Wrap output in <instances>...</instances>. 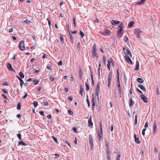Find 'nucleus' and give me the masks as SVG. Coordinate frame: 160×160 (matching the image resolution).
I'll use <instances>...</instances> for the list:
<instances>
[{"label":"nucleus","instance_id":"e2e57ef3","mask_svg":"<svg viewBox=\"0 0 160 160\" xmlns=\"http://www.w3.org/2000/svg\"><path fill=\"white\" fill-rule=\"evenodd\" d=\"M28 95V94H27V93H26L25 94L24 96L23 97H22V98L23 99H24V98H25L26 97H27Z\"/></svg>","mask_w":160,"mask_h":160},{"label":"nucleus","instance_id":"cd10ccee","mask_svg":"<svg viewBox=\"0 0 160 160\" xmlns=\"http://www.w3.org/2000/svg\"><path fill=\"white\" fill-rule=\"evenodd\" d=\"M19 75L20 76V77H21V78H23L24 76L23 74L22 73V72H20L19 73Z\"/></svg>","mask_w":160,"mask_h":160},{"label":"nucleus","instance_id":"2f4dec72","mask_svg":"<svg viewBox=\"0 0 160 160\" xmlns=\"http://www.w3.org/2000/svg\"><path fill=\"white\" fill-rule=\"evenodd\" d=\"M18 144L19 145H23L24 146L26 145V144L23 142V141H20L18 143Z\"/></svg>","mask_w":160,"mask_h":160},{"label":"nucleus","instance_id":"4be33fe9","mask_svg":"<svg viewBox=\"0 0 160 160\" xmlns=\"http://www.w3.org/2000/svg\"><path fill=\"white\" fill-rule=\"evenodd\" d=\"M134 102L133 101L132 99L131 98L130 100V102L129 103V106L130 107L132 106L134 104Z\"/></svg>","mask_w":160,"mask_h":160},{"label":"nucleus","instance_id":"a19ab883","mask_svg":"<svg viewBox=\"0 0 160 160\" xmlns=\"http://www.w3.org/2000/svg\"><path fill=\"white\" fill-rule=\"evenodd\" d=\"M30 21L28 19H26L23 21V22L25 23H28L30 22Z\"/></svg>","mask_w":160,"mask_h":160},{"label":"nucleus","instance_id":"0e129e2a","mask_svg":"<svg viewBox=\"0 0 160 160\" xmlns=\"http://www.w3.org/2000/svg\"><path fill=\"white\" fill-rule=\"evenodd\" d=\"M136 91L140 93H142V92L138 88H136Z\"/></svg>","mask_w":160,"mask_h":160},{"label":"nucleus","instance_id":"4c0bfd02","mask_svg":"<svg viewBox=\"0 0 160 160\" xmlns=\"http://www.w3.org/2000/svg\"><path fill=\"white\" fill-rule=\"evenodd\" d=\"M80 34L81 36V38H82L84 36V33L81 30H80Z\"/></svg>","mask_w":160,"mask_h":160},{"label":"nucleus","instance_id":"39448f33","mask_svg":"<svg viewBox=\"0 0 160 160\" xmlns=\"http://www.w3.org/2000/svg\"><path fill=\"white\" fill-rule=\"evenodd\" d=\"M153 132L154 134H155V133L156 132L157 130V124L156 122L155 121H154V122L153 125Z\"/></svg>","mask_w":160,"mask_h":160},{"label":"nucleus","instance_id":"b1692460","mask_svg":"<svg viewBox=\"0 0 160 160\" xmlns=\"http://www.w3.org/2000/svg\"><path fill=\"white\" fill-rule=\"evenodd\" d=\"M117 155L116 157V160H120V154L119 152H118L117 153Z\"/></svg>","mask_w":160,"mask_h":160},{"label":"nucleus","instance_id":"13d9d810","mask_svg":"<svg viewBox=\"0 0 160 160\" xmlns=\"http://www.w3.org/2000/svg\"><path fill=\"white\" fill-rule=\"evenodd\" d=\"M1 95L2 96V97H3V98H4L5 99H7V98L6 96L4 94H1Z\"/></svg>","mask_w":160,"mask_h":160},{"label":"nucleus","instance_id":"ddd939ff","mask_svg":"<svg viewBox=\"0 0 160 160\" xmlns=\"http://www.w3.org/2000/svg\"><path fill=\"white\" fill-rule=\"evenodd\" d=\"M134 137L135 139V142L137 143L140 144V142L139 141V138L136 137V135L135 134H134Z\"/></svg>","mask_w":160,"mask_h":160},{"label":"nucleus","instance_id":"dca6fc26","mask_svg":"<svg viewBox=\"0 0 160 160\" xmlns=\"http://www.w3.org/2000/svg\"><path fill=\"white\" fill-rule=\"evenodd\" d=\"M100 84L98 82V83L97 87L96 88V89L95 90V92H99V88H100Z\"/></svg>","mask_w":160,"mask_h":160},{"label":"nucleus","instance_id":"bf43d9fd","mask_svg":"<svg viewBox=\"0 0 160 160\" xmlns=\"http://www.w3.org/2000/svg\"><path fill=\"white\" fill-rule=\"evenodd\" d=\"M112 78V77H108V81H111Z\"/></svg>","mask_w":160,"mask_h":160},{"label":"nucleus","instance_id":"aec40b11","mask_svg":"<svg viewBox=\"0 0 160 160\" xmlns=\"http://www.w3.org/2000/svg\"><path fill=\"white\" fill-rule=\"evenodd\" d=\"M106 156L107 158L110 157V151L108 149V150H106Z\"/></svg>","mask_w":160,"mask_h":160},{"label":"nucleus","instance_id":"5fc2aeb1","mask_svg":"<svg viewBox=\"0 0 160 160\" xmlns=\"http://www.w3.org/2000/svg\"><path fill=\"white\" fill-rule=\"evenodd\" d=\"M52 138H53L54 140L56 142L58 143V140L57 138H55L53 136H52Z\"/></svg>","mask_w":160,"mask_h":160},{"label":"nucleus","instance_id":"72a5a7b5","mask_svg":"<svg viewBox=\"0 0 160 160\" xmlns=\"http://www.w3.org/2000/svg\"><path fill=\"white\" fill-rule=\"evenodd\" d=\"M33 104L35 108H36L38 105V103L36 101H34L33 102Z\"/></svg>","mask_w":160,"mask_h":160},{"label":"nucleus","instance_id":"393cba45","mask_svg":"<svg viewBox=\"0 0 160 160\" xmlns=\"http://www.w3.org/2000/svg\"><path fill=\"white\" fill-rule=\"evenodd\" d=\"M105 34V35H110V33L111 32L109 30H105L104 31Z\"/></svg>","mask_w":160,"mask_h":160},{"label":"nucleus","instance_id":"09e8293b","mask_svg":"<svg viewBox=\"0 0 160 160\" xmlns=\"http://www.w3.org/2000/svg\"><path fill=\"white\" fill-rule=\"evenodd\" d=\"M62 60H60L58 62V64L59 66L62 65Z\"/></svg>","mask_w":160,"mask_h":160},{"label":"nucleus","instance_id":"7c9ffc66","mask_svg":"<svg viewBox=\"0 0 160 160\" xmlns=\"http://www.w3.org/2000/svg\"><path fill=\"white\" fill-rule=\"evenodd\" d=\"M134 23L133 22H130L128 25V27L129 28L133 26Z\"/></svg>","mask_w":160,"mask_h":160},{"label":"nucleus","instance_id":"e433bc0d","mask_svg":"<svg viewBox=\"0 0 160 160\" xmlns=\"http://www.w3.org/2000/svg\"><path fill=\"white\" fill-rule=\"evenodd\" d=\"M105 147H106L107 148V150H108H108H109V143L108 142H106L105 143Z\"/></svg>","mask_w":160,"mask_h":160},{"label":"nucleus","instance_id":"49530a36","mask_svg":"<svg viewBox=\"0 0 160 160\" xmlns=\"http://www.w3.org/2000/svg\"><path fill=\"white\" fill-rule=\"evenodd\" d=\"M146 130V128L144 129L142 132V134L143 136H144L145 134V131Z\"/></svg>","mask_w":160,"mask_h":160},{"label":"nucleus","instance_id":"052dcab7","mask_svg":"<svg viewBox=\"0 0 160 160\" xmlns=\"http://www.w3.org/2000/svg\"><path fill=\"white\" fill-rule=\"evenodd\" d=\"M72 130L75 132H77V128L75 127H73V128L72 129Z\"/></svg>","mask_w":160,"mask_h":160},{"label":"nucleus","instance_id":"1a4fd4ad","mask_svg":"<svg viewBox=\"0 0 160 160\" xmlns=\"http://www.w3.org/2000/svg\"><path fill=\"white\" fill-rule=\"evenodd\" d=\"M120 23V22L119 21H116L114 20L111 21V23L114 26Z\"/></svg>","mask_w":160,"mask_h":160},{"label":"nucleus","instance_id":"3c124183","mask_svg":"<svg viewBox=\"0 0 160 160\" xmlns=\"http://www.w3.org/2000/svg\"><path fill=\"white\" fill-rule=\"evenodd\" d=\"M98 92H95V96L97 97V99H98Z\"/></svg>","mask_w":160,"mask_h":160},{"label":"nucleus","instance_id":"20e7f679","mask_svg":"<svg viewBox=\"0 0 160 160\" xmlns=\"http://www.w3.org/2000/svg\"><path fill=\"white\" fill-rule=\"evenodd\" d=\"M140 98L145 103H147L148 102V98L146 97L144 95L141 94L140 95Z\"/></svg>","mask_w":160,"mask_h":160},{"label":"nucleus","instance_id":"c756f323","mask_svg":"<svg viewBox=\"0 0 160 160\" xmlns=\"http://www.w3.org/2000/svg\"><path fill=\"white\" fill-rule=\"evenodd\" d=\"M107 67L108 68V69L110 71V62L109 61H108V63H107Z\"/></svg>","mask_w":160,"mask_h":160},{"label":"nucleus","instance_id":"4468645a","mask_svg":"<svg viewBox=\"0 0 160 160\" xmlns=\"http://www.w3.org/2000/svg\"><path fill=\"white\" fill-rule=\"evenodd\" d=\"M89 142L90 144H93V141L91 135L90 134L89 136Z\"/></svg>","mask_w":160,"mask_h":160},{"label":"nucleus","instance_id":"f3484780","mask_svg":"<svg viewBox=\"0 0 160 160\" xmlns=\"http://www.w3.org/2000/svg\"><path fill=\"white\" fill-rule=\"evenodd\" d=\"M17 77L18 78V79L20 80V85L21 87H22V86L23 84H24V82L23 81V80L21 79L20 77H19L18 76H17Z\"/></svg>","mask_w":160,"mask_h":160},{"label":"nucleus","instance_id":"69168bd1","mask_svg":"<svg viewBox=\"0 0 160 160\" xmlns=\"http://www.w3.org/2000/svg\"><path fill=\"white\" fill-rule=\"evenodd\" d=\"M128 40V38L127 37H126L124 39V41L125 42H126Z\"/></svg>","mask_w":160,"mask_h":160},{"label":"nucleus","instance_id":"5701e85b","mask_svg":"<svg viewBox=\"0 0 160 160\" xmlns=\"http://www.w3.org/2000/svg\"><path fill=\"white\" fill-rule=\"evenodd\" d=\"M91 79L92 80V85H94V81L93 79V74L92 72V71L91 72Z\"/></svg>","mask_w":160,"mask_h":160},{"label":"nucleus","instance_id":"6e6d98bb","mask_svg":"<svg viewBox=\"0 0 160 160\" xmlns=\"http://www.w3.org/2000/svg\"><path fill=\"white\" fill-rule=\"evenodd\" d=\"M39 113L42 116H44V113L43 111H40Z\"/></svg>","mask_w":160,"mask_h":160},{"label":"nucleus","instance_id":"412c9836","mask_svg":"<svg viewBox=\"0 0 160 160\" xmlns=\"http://www.w3.org/2000/svg\"><path fill=\"white\" fill-rule=\"evenodd\" d=\"M137 80L138 82L140 83H142L144 82L143 80L141 78H138L137 79Z\"/></svg>","mask_w":160,"mask_h":160},{"label":"nucleus","instance_id":"8fccbe9b","mask_svg":"<svg viewBox=\"0 0 160 160\" xmlns=\"http://www.w3.org/2000/svg\"><path fill=\"white\" fill-rule=\"evenodd\" d=\"M146 0H141V1L139 2V3L140 4H143L145 3V1Z\"/></svg>","mask_w":160,"mask_h":160},{"label":"nucleus","instance_id":"603ef678","mask_svg":"<svg viewBox=\"0 0 160 160\" xmlns=\"http://www.w3.org/2000/svg\"><path fill=\"white\" fill-rule=\"evenodd\" d=\"M68 112L69 113V114L70 115H72L73 114V112L72 111H71V110H69L68 111Z\"/></svg>","mask_w":160,"mask_h":160},{"label":"nucleus","instance_id":"58836bf2","mask_svg":"<svg viewBox=\"0 0 160 160\" xmlns=\"http://www.w3.org/2000/svg\"><path fill=\"white\" fill-rule=\"evenodd\" d=\"M118 69H117V78H119V71L118 70Z\"/></svg>","mask_w":160,"mask_h":160},{"label":"nucleus","instance_id":"2eb2a0df","mask_svg":"<svg viewBox=\"0 0 160 160\" xmlns=\"http://www.w3.org/2000/svg\"><path fill=\"white\" fill-rule=\"evenodd\" d=\"M138 86L142 91L144 92L146 91L145 88L142 85L140 84Z\"/></svg>","mask_w":160,"mask_h":160},{"label":"nucleus","instance_id":"f257e3e1","mask_svg":"<svg viewBox=\"0 0 160 160\" xmlns=\"http://www.w3.org/2000/svg\"><path fill=\"white\" fill-rule=\"evenodd\" d=\"M122 25L121 24L120 25H119L117 28L118 37L119 38H121L122 37V35L123 33V28Z\"/></svg>","mask_w":160,"mask_h":160},{"label":"nucleus","instance_id":"0eeeda50","mask_svg":"<svg viewBox=\"0 0 160 160\" xmlns=\"http://www.w3.org/2000/svg\"><path fill=\"white\" fill-rule=\"evenodd\" d=\"M7 68L10 71H13L15 73V71L14 70V69L12 68L11 64L9 63H8L7 65Z\"/></svg>","mask_w":160,"mask_h":160},{"label":"nucleus","instance_id":"ea45409f","mask_svg":"<svg viewBox=\"0 0 160 160\" xmlns=\"http://www.w3.org/2000/svg\"><path fill=\"white\" fill-rule=\"evenodd\" d=\"M100 132H102V127L101 122H100Z\"/></svg>","mask_w":160,"mask_h":160},{"label":"nucleus","instance_id":"774afa93","mask_svg":"<svg viewBox=\"0 0 160 160\" xmlns=\"http://www.w3.org/2000/svg\"><path fill=\"white\" fill-rule=\"evenodd\" d=\"M110 82H111V81H108V87H110Z\"/></svg>","mask_w":160,"mask_h":160},{"label":"nucleus","instance_id":"c85d7f7f","mask_svg":"<svg viewBox=\"0 0 160 160\" xmlns=\"http://www.w3.org/2000/svg\"><path fill=\"white\" fill-rule=\"evenodd\" d=\"M32 82H33L34 85L37 84L39 82V81L38 80L35 79H33L32 81Z\"/></svg>","mask_w":160,"mask_h":160},{"label":"nucleus","instance_id":"c03bdc74","mask_svg":"<svg viewBox=\"0 0 160 160\" xmlns=\"http://www.w3.org/2000/svg\"><path fill=\"white\" fill-rule=\"evenodd\" d=\"M17 136L18 138L20 140H21V134L20 133H18L17 134Z\"/></svg>","mask_w":160,"mask_h":160},{"label":"nucleus","instance_id":"9d476101","mask_svg":"<svg viewBox=\"0 0 160 160\" xmlns=\"http://www.w3.org/2000/svg\"><path fill=\"white\" fill-rule=\"evenodd\" d=\"M124 54H125V56H129L130 57H132V54L130 51L128 49H127L124 52Z\"/></svg>","mask_w":160,"mask_h":160},{"label":"nucleus","instance_id":"864d4df0","mask_svg":"<svg viewBox=\"0 0 160 160\" xmlns=\"http://www.w3.org/2000/svg\"><path fill=\"white\" fill-rule=\"evenodd\" d=\"M102 59H103V62L104 64L105 65L106 64V62H105L106 58L104 56H103V57Z\"/></svg>","mask_w":160,"mask_h":160},{"label":"nucleus","instance_id":"37998d69","mask_svg":"<svg viewBox=\"0 0 160 160\" xmlns=\"http://www.w3.org/2000/svg\"><path fill=\"white\" fill-rule=\"evenodd\" d=\"M134 123L135 125H136L137 123V115H136L135 117Z\"/></svg>","mask_w":160,"mask_h":160},{"label":"nucleus","instance_id":"a878e982","mask_svg":"<svg viewBox=\"0 0 160 160\" xmlns=\"http://www.w3.org/2000/svg\"><path fill=\"white\" fill-rule=\"evenodd\" d=\"M83 89L82 86L80 87V93L81 96L83 95Z\"/></svg>","mask_w":160,"mask_h":160},{"label":"nucleus","instance_id":"bb28decb","mask_svg":"<svg viewBox=\"0 0 160 160\" xmlns=\"http://www.w3.org/2000/svg\"><path fill=\"white\" fill-rule=\"evenodd\" d=\"M69 38H70V40L71 41L72 43H73V37L72 35L70 33V32L69 33Z\"/></svg>","mask_w":160,"mask_h":160},{"label":"nucleus","instance_id":"a18cd8bd","mask_svg":"<svg viewBox=\"0 0 160 160\" xmlns=\"http://www.w3.org/2000/svg\"><path fill=\"white\" fill-rule=\"evenodd\" d=\"M72 19H73V23L74 24V26L75 27H76V23H75V18L74 17H73L72 18Z\"/></svg>","mask_w":160,"mask_h":160},{"label":"nucleus","instance_id":"f704fd0d","mask_svg":"<svg viewBox=\"0 0 160 160\" xmlns=\"http://www.w3.org/2000/svg\"><path fill=\"white\" fill-rule=\"evenodd\" d=\"M85 85L86 86V90L88 91L89 89V86L87 82L85 83Z\"/></svg>","mask_w":160,"mask_h":160},{"label":"nucleus","instance_id":"680f3d73","mask_svg":"<svg viewBox=\"0 0 160 160\" xmlns=\"http://www.w3.org/2000/svg\"><path fill=\"white\" fill-rule=\"evenodd\" d=\"M71 81L73 82V81L74 80V78H73L72 75H71Z\"/></svg>","mask_w":160,"mask_h":160},{"label":"nucleus","instance_id":"473e14b6","mask_svg":"<svg viewBox=\"0 0 160 160\" xmlns=\"http://www.w3.org/2000/svg\"><path fill=\"white\" fill-rule=\"evenodd\" d=\"M60 39L62 42L63 43L64 42V40L63 37V35H60Z\"/></svg>","mask_w":160,"mask_h":160},{"label":"nucleus","instance_id":"7ed1b4c3","mask_svg":"<svg viewBox=\"0 0 160 160\" xmlns=\"http://www.w3.org/2000/svg\"><path fill=\"white\" fill-rule=\"evenodd\" d=\"M19 49L22 51L24 50L25 49V47L24 46V42L23 41H21L20 43L18 46Z\"/></svg>","mask_w":160,"mask_h":160},{"label":"nucleus","instance_id":"338daca9","mask_svg":"<svg viewBox=\"0 0 160 160\" xmlns=\"http://www.w3.org/2000/svg\"><path fill=\"white\" fill-rule=\"evenodd\" d=\"M47 117V118L48 119H50L51 118V116L50 114L48 115Z\"/></svg>","mask_w":160,"mask_h":160},{"label":"nucleus","instance_id":"f03ea898","mask_svg":"<svg viewBox=\"0 0 160 160\" xmlns=\"http://www.w3.org/2000/svg\"><path fill=\"white\" fill-rule=\"evenodd\" d=\"M134 32L138 38H141L140 35L142 33V32L141 30L138 29H135L134 30Z\"/></svg>","mask_w":160,"mask_h":160},{"label":"nucleus","instance_id":"9b49d317","mask_svg":"<svg viewBox=\"0 0 160 160\" xmlns=\"http://www.w3.org/2000/svg\"><path fill=\"white\" fill-rule=\"evenodd\" d=\"M129 56H125V58L126 59V61L129 63L130 64L132 63V61L129 58Z\"/></svg>","mask_w":160,"mask_h":160},{"label":"nucleus","instance_id":"c9c22d12","mask_svg":"<svg viewBox=\"0 0 160 160\" xmlns=\"http://www.w3.org/2000/svg\"><path fill=\"white\" fill-rule=\"evenodd\" d=\"M17 109L18 110H20L21 109V104H20V103H19L18 104V105H17Z\"/></svg>","mask_w":160,"mask_h":160},{"label":"nucleus","instance_id":"423d86ee","mask_svg":"<svg viewBox=\"0 0 160 160\" xmlns=\"http://www.w3.org/2000/svg\"><path fill=\"white\" fill-rule=\"evenodd\" d=\"M117 86L118 90L119 92V93L120 94L121 93V88H120V84L119 81V78H117Z\"/></svg>","mask_w":160,"mask_h":160},{"label":"nucleus","instance_id":"f8f14e48","mask_svg":"<svg viewBox=\"0 0 160 160\" xmlns=\"http://www.w3.org/2000/svg\"><path fill=\"white\" fill-rule=\"evenodd\" d=\"M91 116H90V119L88 120V126L89 127H92L93 125V123L92 122V120H91Z\"/></svg>","mask_w":160,"mask_h":160},{"label":"nucleus","instance_id":"a211bd4d","mask_svg":"<svg viewBox=\"0 0 160 160\" xmlns=\"http://www.w3.org/2000/svg\"><path fill=\"white\" fill-rule=\"evenodd\" d=\"M139 63L138 61H136V65L135 68H134V70H135L138 71L139 69Z\"/></svg>","mask_w":160,"mask_h":160},{"label":"nucleus","instance_id":"79ce46f5","mask_svg":"<svg viewBox=\"0 0 160 160\" xmlns=\"http://www.w3.org/2000/svg\"><path fill=\"white\" fill-rule=\"evenodd\" d=\"M93 51L95 53H96V46L95 45H94L93 46Z\"/></svg>","mask_w":160,"mask_h":160},{"label":"nucleus","instance_id":"6ab92c4d","mask_svg":"<svg viewBox=\"0 0 160 160\" xmlns=\"http://www.w3.org/2000/svg\"><path fill=\"white\" fill-rule=\"evenodd\" d=\"M79 77L80 78V79L81 80L82 77V70L81 68H80L79 70Z\"/></svg>","mask_w":160,"mask_h":160},{"label":"nucleus","instance_id":"6e6552de","mask_svg":"<svg viewBox=\"0 0 160 160\" xmlns=\"http://www.w3.org/2000/svg\"><path fill=\"white\" fill-rule=\"evenodd\" d=\"M98 140L99 142H100L101 139H102V132H98Z\"/></svg>","mask_w":160,"mask_h":160},{"label":"nucleus","instance_id":"4d7b16f0","mask_svg":"<svg viewBox=\"0 0 160 160\" xmlns=\"http://www.w3.org/2000/svg\"><path fill=\"white\" fill-rule=\"evenodd\" d=\"M92 108H93L95 106V103L93 101V98H92Z\"/></svg>","mask_w":160,"mask_h":160},{"label":"nucleus","instance_id":"de8ad7c7","mask_svg":"<svg viewBox=\"0 0 160 160\" xmlns=\"http://www.w3.org/2000/svg\"><path fill=\"white\" fill-rule=\"evenodd\" d=\"M86 101H87V103L88 104V107H89V106L90 105V104L89 100L88 99V95L87 96V99Z\"/></svg>","mask_w":160,"mask_h":160}]
</instances>
